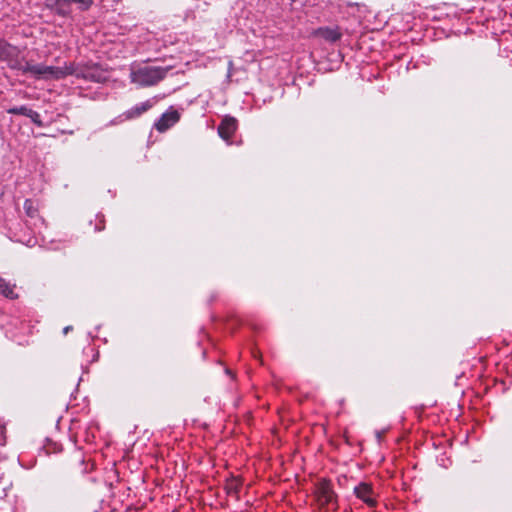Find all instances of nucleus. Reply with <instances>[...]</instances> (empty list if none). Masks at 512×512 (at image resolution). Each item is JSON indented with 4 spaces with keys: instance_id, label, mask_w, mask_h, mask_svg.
<instances>
[{
    "instance_id": "dca6fc26",
    "label": "nucleus",
    "mask_w": 512,
    "mask_h": 512,
    "mask_svg": "<svg viewBox=\"0 0 512 512\" xmlns=\"http://www.w3.org/2000/svg\"><path fill=\"white\" fill-rule=\"evenodd\" d=\"M11 482L8 479H5L4 475L0 476V490L2 492H6L7 489L11 487Z\"/></svg>"
},
{
    "instance_id": "2eb2a0df",
    "label": "nucleus",
    "mask_w": 512,
    "mask_h": 512,
    "mask_svg": "<svg viewBox=\"0 0 512 512\" xmlns=\"http://www.w3.org/2000/svg\"><path fill=\"white\" fill-rule=\"evenodd\" d=\"M105 228V219L104 216H96L95 218V231H102Z\"/></svg>"
},
{
    "instance_id": "20e7f679",
    "label": "nucleus",
    "mask_w": 512,
    "mask_h": 512,
    "mask_svg": "<svg viewBox=\"0 0 512 512\" xmlns=\"http://www.w3.org/2000/svg\"><path fill=\"white\" fill-rule=\"evenodd\" d=\"M355 496L369 507L377 505V493L371 483L360 482L354 487Z\"/></svg>"
},
{
    "instance_id": "f03ea898",
    "label": "nucleus",
    "mask_w": 512,
    "mask_h": 512,
    "mask_svg": "<svg viewBox=\"0 0 512 512\" xmlns=\"http://www.w3.org/2000/svg\"><path fill=\"white\" fill-rule=\"evenodd\" d=\"M313 494L319 509L326 512H333L338 509V495L334 491L330 480L326 478L318 480Z\"/></svg>"
},
{
    "instance_id": "1a4fd4ad",
    "label": "nucleus",
    "mask_w": 512,
    "mask_h": 512,
    "mask_svg": "<svg viewBox=\"0 0 512 512\" xmlns=\"http://www.w3.org/2000/svg\"><path fill=\"white\" fill-rule=\"evenodd\" d=\"M16 285L1 278L0 279V294L4 297L14 300L18 298V293L15 291Z\"/></svg>"
},
{
    "instance_id": "f3484780",
    "label": "nucleus",
    "mask_w": 512,
    "mask_h": 512,
    "mask_svg": "<svg viewBox=\"0 0 512 512\" xmlns=\"http://www.w3.org/2000/svg\"><path fill=\"white\" fill-rule=\"evenodd\" d=\"M36 244V239L35 238H30L27 242V245L28 246H34Z\"/></svg>"
},
{
    "instance_id": "9d476101",
    "label": "nucleus",
    "mask_w": 512,
    "mask_h": 512,
    "mask_svg": "<svg viewBox=\"0 0 512 512\" xmlns=\"http://www.w3.org/2000/svg\"><path fill=\"white\" fill-rule=\"evenodd\" d=\"M316 34L329 42H336L341 38V33L338 29L319 28Z\"/></svg>"
},
{
    "instance_id": "6e6552de",
    "label": "nucleus",
    "mask_w": 512,
    "mask_h": 512,
    "mask_svg": "<svg viewBox=\"0 0 512 512\" xmlns=\"http://www.w3.org/2000/svg\"><path fill=\"white\" fill-rule=\"evenodd\" d=\"M24 210L27 215L32 220H35L33 223L34 226H37L38 222L40 224H44V219L39 215V207L38 205L31 199H26L24 202Z\"/></svg>"
},
{
    "instance_id": "9b49d317",
    "label": "nucleus",
    "mask_w": 512,
    "mask_h": 512,
    "mask_svg": "<svg viewBox=\"0 0 512 512\" xmlns=\"http://www.w3.org/2000/svg\"><path fill=\"white\" fill-rule=\"evenodd\" d=\"M241 486V481L239 479H231L226 484V489L228 494L236 495Z\"/></svg>"
},
{
    "instance_id": "4468645a",
    "label": "nucleus",
    "mask_w": 512,
    "mask_h": 512,
    "mask_svg": "<svg viewBox=\"0 0 512 512\" xmlns=\"http://www.w3.org/2000/svg\"><path fill=\"white\" fill-rule=\"evenodd\" d=\"M27 117L30 118L31 121L34 124H36L38 127H42L43 126V122H42L40 114L38 112L30 109V112H29Z\"/></svg>"
},
{
    "instance_id": "f257e3e1",
    "label": "nucleus",
    "mask_w": 512,
    "mask_h": 512,
    "mask_svg": "<svg viewBox=\"0 0 512 512\" xmlns=\"http://www.w3.org/2000/svg\"><path fill=\"white\" fill-rule=\"evenodd\" d=\"M21 70L23 73H29L38 79L45 80H58L68 75L80 76L73 64H66L63 67H54L27 62L24 66L21 67Z\"/></svg>"
},
{
    "instance_id": "0eeeda50",
    "label": "nucleus",
    "mask_w": 512,
    "mask_h": 512,
    "mask_svg": "<svg viewBox=\"0 0 512 512\" xmlns=\"http://www.w3.org/2000/svg\"><path fill=\"white\" fill-rule=\"evenodd\" d=\"M154 105L152 100H147L140 104L135 105L125 113H123V117L125 120H131L140 117L143 113L147 112Z\"/></svg>"
},
{
    "instance_id": "7ed1b4c3",
    "label": "nucleus",
    "mask_w": 512,
    "mask_h": 512,
    "mask_svg": "<svg viewBox=\"0 0 512 512\" xmlns=\"http://www.w3.org/2000/svg\"><path fill=\"white\" fill-rule=\"evenodd\" d=\"M169 68L140 66L131 70V82L140 86H153L163 80Z\"/></svg>"
},
{
    "instance_id": "39448f33",
    "label": "nucleus",
    "mask_w": 512,
    "mask_h": 512,
    "mask_svg": "<svg viewBox=\"0 0 512 512\" xmlns=\"http://www.w3.org/2000/svg\"><path fill=\"white\" fill-rule=\"evenodd\" d=\"M238 127L236 118L226 115L218 126L219 136L230 143Z\"/></svg>"
},
{
    "instance_id": "ddd939ff",
    "label": "nucleus",
    "mask_w": 512,
    "mask_h": 512,
    "mask_svg": "<svg viewBox=\"0 0 512 512\" xmlns=\"http://www.w3.org/2000/svg\"><path fill=\"white\" fill-rule=\"evenodd\" d=\"M9 114L28 116L30 108L26 106L13 107L7 110Z\"/></svg>"
},
{
    "instance_id": "a211bd4d",
    "label": "nucleus",
    "mask_w": 512,
    "mask_h": 512,
    "mask_svg": "<svg viewBox=\"0 0 512 512\" xmlns=\"http://www.w3.org/2000/svg\"><path fill=\"white\" fill-rule=\"evenodd\" d=\"M71 329H72L71 326L65 327L64 330H63L64 334H67Z\"/></svg>"
},
{
    "instance_id": "f8f14e48",
    "label": "nucleus",
    "mask_w": 512,
    "mask_h": 512,
    "mask_svg": "<svg viewBox=\"0 0 512 512\" xmlns=\"http://www.w3.org/2000/svg\"><path fill=\"white\" fill-rule=\"evenodd\" d=\"M63 4L77 3L82 10H87L93 3V0H61Z\"/></svg>"
},
{
    "instance_id": "423d86ee",
    "label": "nucleus",
    "mask_w": 512,
    "mask_h": 512,
    "mask_svg": "<svg viewBox=\"0 0 512 512\" xmlns=\"http://www.w3.org/2000/svg\"><path fill=\"white\" fill-rule=\"evenodd\" d=\"M180 119V114L176 110H169L165 112L160 119L155 123V128L159 132H165L170 127L175 125Z\"/></svg>"
}]
</instances>
